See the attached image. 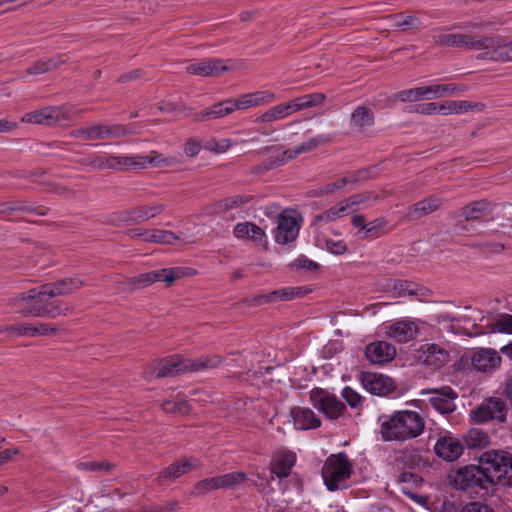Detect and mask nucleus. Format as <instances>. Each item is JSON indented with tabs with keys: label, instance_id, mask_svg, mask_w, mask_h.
Here are the masks:
<instances>
[{
	"label": "nucleus",
	"instance_id": "680f3d73",
	"mask_svg": "<svg viewBox=\"0 0 512 512\" xmlns=\"http://www.w3.org/2000/svg\"><path fill=\"white\" fill-rule=\"evenodd\" d=\"M337 220L336 213L334 208L331 207L328 210L324 211L321 214L315 215L312 220V225L321 226L330 222Z\"/></svg>",
	"mask_w": 512,
	"mask_h": 512
},
{
	"label": "nucleus",
	"instance_id": "4d7b16f0",
	"mask_svg": "<svg viewBox=\"0 0 512 512\" xmlns=\"http://www.w3.org/2000/svg\"><path fill=\"white\" fill-rule=\"evenodd\" d=\"M376 195H374L372 192L367 193H361V194H355L347 198L348 202L350 203V206H352L354 212L363 208L364 205L370 201L375 200Z\"/></svg>",
	"mask_w": 512,
	"mask_h": 512
},
{
	"label": "nucleus",
	"instance_id": "4be33fe9",
	"mask_svg": "<svg viewBox=\"0 0 512 512\" xmlns=\"http://www.w3.org/2000/svg\"><path fill=\"white\" fill-rule=\"evenodd\" d=\"M369 178V169L357 171L350 176L342 177L339 180L331 183H327L311 191V196L321 197L324 195L334 194L337 191L342 190L347 184H355L362 180Z\"/></svg>",
	"mask_w": 512,
	"mask_h": 512
},
{
	"label": "nucleus",
	"instance_id": "cd10ccee",
	"mask_svg": "<svg viewBox=\"0 0 512 512\" xmlns=\"http://www.w3.org/2000/svg\"><path fill=\"white\" fill-rule=\"evenodd\" d=\"M443 204V199L438 196H429L413 205H411L405 214L409 221L418 220L436 210Z\"/></svg>",
	"mask_w": 512,
	"mask_h": 512
},
{
	"label": "nucleus",
	"instance_id": "f704fd0d",
	"mask_svg": "<svg viewBox=\"0 0 512 512\" xmlns=\"http://www.w3.org/2000/svg\"><path fill=\"white\" fill-rule=\"evenodd\" d=\"M296 462L294 452L287 451L279 454L272 462V473L278 478L288 477Z\"/></svg>",
	"mask_w": 512,
	"mask_h": 512
},
{
	"label": "nucleus",
	"instance_id": "6e6d98bb",
	"mask_svg": "<svg viewBox=\"0 0 512 512\" xmlns=\"http://www.w3.org/2000/svg\"><path fill=\"white\" fill-rule=\"evenodd\" d=\"M89 163L96 170H113V155H94Z\"/></svg>",
	"mask_w": 512,
	"mask_h": 512
},
{
	"label": "nucleus",
	"instance_id": "5701e85b",
	"mask_svg": "<svg viewBox=\"0 0 512 512\" xmlns=\"http://www.w3.org/2000/svg\"><path fill=\"white\" fill-rule=\"evenodd\" d=\"M228 69L221 59L213 58L191 62L186 66L187 73L204 77L219 76Z\"/></svg>",
	"mask_w": 512,
	"mask_h": 512
},
{
	"label": "nucleus",
	"instance_id": "393cba45",
	"mask_svg": "<svg viewBox=\"0 0 512 512\" xmlns=\"http://www.w3.org/2000/svg\"><path fill=\"white\" fill-rule=\"evenodd\" d=\"M367 359L375 364L391 361L396 355V348L387 341H375L366 346Z\"/></svg>",
	"mask_w": 512,
	"mask_h": 512
},
{
	"label": "nucleus",
	"instance_id": "a19ab883",
	"mask_svg": "<svg viewBox=\"0 0 512 512\" xmlns=\"http://www.w3.org/2000/svg\"><path fill=\"white\" fill-rule=\"evenodd\" d=\"M179 237L171 231L162 229H145L144 241L150 243L172 244Z\"/></svg>",
	"mask_w": 512,
	"mask_h": 512
},
{
	"label": "nucleus",
	"instance_id": "58836bf2",
	"mask_svg": "<svg viewBox=\"0 0 512 512\" xmlns=\"http://www.w3.org/2000/svg\"><path fill=\"white\" fill-rule=\"evenodd\" d=\"M463 440L468 449H484L490 444L488 433L479 428L468 430L464 434Z\"/></svg>",
	"mask_w": 512,
	"mask_h": 512
},
{
	"label": "nucleus",
	"instance_id": "20e7f679",
	"mask_svg": "<svg viewBox=\"0 0 512 512\" xmlns=\"http://www.w3.org/2000/svg\"><path fill=\"white\" fill-rule=\"evenodd\" d=\"M469 90V86L461 83L430 84L397 92L394 98L401 102H416L460 95Z\"/></svg>",
	"mask_w": 512,
	"mask_h": 512
},
{
	"label": "nucleus",
	"instance_id": "f257e3e1",
	"mask_svg": "<svg viewBox=\"0 0 512 512\" xmlns=\"http://www.w3.org/2000/svg\"><path fill=\"white\" fill-rule=\"evenodd\" d=\"M83 285V281L77 278L45 283L38 288L17 295L13 299V305L17 308V312L24 317L56 318L65 314L69 308L62 307L56 302H46V300L71 294Z\"/></svg>",
	"mask_w": 512,
	"mask_h": 512
},
{
	"label": "nucleus",
	"instance_id": "e2e57ef3",
	"mask_svg": "<svg viewBox=\"0 0 512 512\" xmlns=\"http://www.w3.org/2000/svg\"><path fill=\"white\" fill-rule=\"evenodd\" d=\"M231 146V140L230 139H211L207 142L206 148L210 151L217 152V153H224L226 152Z\"/></svg>",
	"mask_w": 512,
	"mask_h": 512
},
{
	"label": "nucleus",
	"instance_id": "9d476101",
	"mask_svg": "<svg viewBox=\"0 0 512 512\" xmlns=\"http://www.w3.org/2000/svg\"><path fill=\"white\" fill-rule=\"evenodd\" d=\"M433 42L439 46H448L464 49L481 50L490 40H483V37L462 34V33H434L432 35Z\"/></svg>",
	"mask_w": 512,
	"mask_h": 512
},
{
	"label": "nucleus",
	"instance_id": "c03bdc74",
	"mask_svg": "<svg viewBox=\"0 0 512 512\" xmlns=\"http://www.w3.org/2000/svg\"><path fill=\"white\" fill-rule=\"evenodd\" d=\"M278 297L284 300H288L294 297V293L292 291L283 289L280 291H272L268 294H260L249 300V305L259 306L264 303L273 302Z\"/></svg>",
	"mask_w": 512,
	"mask_h": 512
},
{
	"label": "nucleus",
	"instance_id": "9b49d317",
	"mask_svg": "<svg viewBox=\"0 0 512 512\" xmlns=\"http://www.w3.org/2000/svg\"><path fill=\"white\" fill-rule=\"evenodd\" d=\"M189 270L190 269L188 268L174 267L169 269L150 271L130 278L129 284L139 288L148 286L155 282L163 281L169 285L173 283L175 280L188 275Z\"/></svg>",
	"mask_w": 512,
	"mask_h": 512
},
{
	"label": "nucleus",
	"instance_id": "a878e982",
	"mask_svg": "<svg viewBox=\"0 0 512 512\" xmlns=\"http://www.w3.org/2000/svg\"><path fill=\"white\" fill-rule=\"evenodd\" d=\"M419 352L420 361L432 369H440L448 361V353L437 344L422 345Z\"/></svg>",
	"mask_w": 512,
	"mask_h": 512
},
{
	"label": "nucleus",
	"instance_id": "de8ad7c7",
	"mask_svg": "<svg viewBox=\"0 0 512 512\" xmlns=\"http://www.w3.org/2000/svg\"><path fill=\"white\" fill-rule=\"evenodd\" d=\"M162 409L167 413L186 415L190 412L191 407L184 398L177 395L175 400L164 401Z\"/></svg>",
	"mask_w": 512,
	"mask_h": 512
},
{
	"label": "nucleus",
	"instance_id": "6e6552de",
	"mask_svg": "<svg viewBox=\"0 0 512 512\" xmlns=\"http://www.w3.org/2000/svg\"><path fill=\"white\" fill-rule=\"evenodd\" d=\"M114 171H136L146 169L149 165L161 167L167 165L166 159L156 152L149 155H113Z\"/></svg>",
	"mask_w": 512,
	"mask_h": 512
},
{
	"label": "nucleus",
	"instance_id": "49530a36",
	"mask_svg": "<svg viewBox=\"0 0 512 512\" xmlns=\"http://www.w3.org/2000/svg\"><path fill=\"white\" fill-rule=\"evenodd\" d=\"M252 197L250 195H233L220 200L217 204V209L226 212L238 207H242L250 202Z\"/></svg>",
	"mask_w": 512,
	"mask_h": 512
},
{
	"label": "nucleus",
	"instance_id": "0eeeda50",
	"mask_svg": "<svg viewBox=\"0 0 512 512\" xmlns=\"http://www.w3.org/2000/svg\"><path fill=\"white\" fill-rule=\"evenodd\" d=\"M508 408L505 401L499 397L484 399L475 409L471 410L470 416L475 423H486L497 421L503 423L507 419Z\"/></svg>",
	"mask_w": 512,
	"mask_h": 512
},
{
	"label": "nucleus",
	"instance_id": "e433bc0d",
	"mask_svg": "<svg viewBox=\"0 0 512 512\" xmlns=\"http://www.w3.org/2000/svg\"><path fill=\"white\" fill-rule=\"evenodd\" d=\"M374 123V114L366 106H358L351 114L350 127L356 131H362Z\"/></svg>",
	"mask_w": 512,
	"mask_h": 512
},
{
	"label": "nucleus",
	"instance_id": "338daca9",
	"mask_svg": "<svg viewBox=\"0 0 512 512\" xmlns=\"http://www.w3.org/2000/svg\"><path fill=\"white\" fill-rule=\"evenodd\" d=\"M282 104L284 106V111H285L286 117H288L289 115H291L295 112L302 111L305 109L303 100L301 97H297L295 99H292V100H290L286 103H282Z\"/></svg>",
	"mask_w": 512,
	"mask_h": 512
},
{
	"label": "nucleus",
	"instance_id": "39448f33",
	"mask_svg": "<svg viewBox=\"0 0 512 512\" xmlns=\"http://www.w3.org/2000/svg\"><path fill=\"white\" fill-rule=\"evenodd\" d=\"M351 474L352 463L343 452L331 454L322 467L323 481L329 491L346 488Z\"/></svg>",
	"mask_w": 512,
	"mask_h": 512
},
{
	"label": "nucleus",
	"instance_id": "79ce46f5",
	"mask_svg": "<svg viewBox=\"0 0 512 512\" xmlns=\"http://www.w3.org/2000/svg\"><path fill=\"white\" fill-rule=\"evenodd\" d=\"M75 138L84 140H104V125H93L75 129L71 132Z\"/></svg>",
	"mask_w": 512,
	"mask_h": 512
},
{
	"label": "nucleus",
	"instance_id": "f3484780",
	"mask_svg": "<svg viewBox=\"0 0 512 512\" xmlns=\"http://www.w3.org/2000/svg\"><path fill=\"white\" fill-rule=\"evenodd\" d=\"M421 395H428V403L441 414L451 413L455 409L454 400L457 395L449 386L423 390Z\"/></svg>",
	"mask_w": 512,
	"mask_h": 512
},
{
	"label": "nucleus",
	"instance_id": "c9c22d12",
	"mask_svg": "<svg viewBox=\"0 0 512 512\" xmlns=\"http://www.w3.org/2000/svg\"><path fill=\"white\" fill-rule=\"evenodd\" d=\"M391 27L400 31L416 30L422 27V21L416 15L396 13L387 16Z\"/></svg>",
	"mask_w": 512,
	"mask_h": 512
},
{
	"label": "nucleus",
	"instance_id": "412c9836",
	"mask_svg": "<svg viewBox=\"0 0 512 512\" xmlns=\"http://www.w3.org/2000/svg\"><path fill=\"white\" fill-rule=\"evenodd\" d=\"M501 364L498 352L491 348H481L471 355V365L479 372H492Z\"/></svg>",
	"mask_w": 512,
	"mask_h": 512
},
{
	"label": "nucleus",
	"instance_id": "f8f14e48",
	"mask_svg": "<svg viewBox=\"0 0 512 512\" xmlns=\"http://www.w3.org/2000/svg\"><path fill=\"white\" fill-rule=\"evenodd\" d=\"M300 222L294 211H284L277 219V227L274 231V240L278 244H288L298 237Z\"/></svg>",
	"mask_w": 512,
	"mask_h": 512
},
{
	"label": "nucleus",
	"instance_id": "b1692460",
	"mask_svg": "<svg viewBox=\"0 0 512 512\" xmlns=\"http://www.w3.org/2000/svg\"><path fill=\"white\" fill-rule=\"evenodd\" d=\"M463 444L453 436L440 437L435 446L436 455L446 461H454L463 453Z\"/></svg>",
	"mask_w": 512,
	"mask_h": 512
},
{
	"label": "nucleus",
	"instance_id": "5fc2aeb1",
	"mask_svg": "<svg viewBox=\"0 0 512 512\" xmlns=\"http://www.w3.org/2000/svg\"><path fill=\"white\" fill-rule=\"evenodd\" d=\"M444 108H446V101L443 103L428 102L425 104L417 105L415 111L426 115H432L437 113L447 115L446 110H443Z\"/></svg>",
	"mask_w": 512,
	"mask_h": 512
},
{
	"label": "nucleus",
	"instance_id": "864d4df0",
	"mask_svg": "<svg viewBox=\"0 0 512 512\" xmlns=\"http://www.w3.org/2000/svg\"><path fill=\"white\" fill-rule=\"evenodd\" d=\"M56 327L51 324H27L25 325V335L24 336H40V335H52L56 332Z\"/></svg>",
	"mask_w": 512,
	"mask_h": 512
},
{
	"label": "nucleus",
	"instance_id": "bf43d9fd",
	"mask_svg": "<svg viewBox=\"0 0 512 512\" xmlns=\"http://www.w3.org/2000/svg\"><path fill=\"white\" fill-rule=\"evenodd\" d=\"M77 467L78 469L85 471L108 472L112 469V464L107 461H88L79 463Z\"/></svg>",
	"mask_w": 512,
	"mask_h": 512
},
{
	"label": "nucleus",
	"instance_id": "603ef678",
	"mask_svg": "<svg viewBox=\"0 0 512 512\" xmlns=\"http://www.w3.org/2000/svg\"><path fill=\"white\" fill-rule=\"evenodd\" d=\"M387 225L388 221L383 217L370 221L367 223L365 239L379 237L386 232Z\"/></svg>",
	"mask_w": 512,
	"mask_h": 512
},
{
	"label": "nucleus",
	"instance_id": "f03ea898",
	"mask_svg": "<svg viewBox=\"0 0 512 512\" xmlns=\"http://www.w3.org/2000/svg\"><path fill=\"white\" fill-rule=\"evenodd\" d=\"M380 434L384 441H405L422 434L425 421L415 411H397L379 418Z\"/></svg>",
	"mask_w": 512,
	"mask_h": 512
},
{
	"label": "nucleus",
	"instance_id": "37998d69",
	"mask_svg": "<svg viewBox=\"0 0 512 512\" xmlns=\"http://www.w3.org/2000/svg\"><path fill=\"white\" fill-rule=\"evenodd\" d=\"M216 478L219 489H234L246 480L247 475L244 472H230Z\"/></svg>",
	"mask_w": 512,
	"mask_h": 512
},
{
	"label": "nucleus",
	"instance_id": "a211bd4d",
	"mask_svg": "<svg viewBox=\"0 0 512 512\" xmlns=\"http://www.w3.org/2000/svg\"><path fill=\"white\" fill-rule=\"evenodd\" d=\"M360 381L365 390L378 396L388 395L395 389L394 381L390 377L379 373L363 372Z\"/></svg>",
	"mask_w": 512,
	"mask_h": 512
},
{
	"label": "nucleus",
	"instance_id": "7ed1b4c3",
	"mask_svg": "<svg viewBox=\"0 0 512 512\" xmlns=\"http://www.w3.org/2000/svg\"><path fill=\"white\" fill-rule=\"evenodd\" d=\"M479 466L485 482L512 486V454L502 450H488L479 457Z\"/></svg>",
	"mask_w": 512,
	"mask_h": 512
},
{
	"label": "nucleus",
	"instance_id": "8fccbe9b",
	"mask_svg": "<svg viewBox=\"0 0 512 512\" xmlns=\"http://www.w3.org/2000/svg\"><path fill=\"white\" fill-rule=\"evenodd\" d=\"M286 118V114L284 111L283 104L275 105L268 110H266L264 113L259 115L256 119V123H267V122H273L277 120H282Z\"/></svg>",
	"mask_w": 512,
	"mask_h": 512
},
{
	"label": "nucleus",
	"instance_id": "c85d7f7f",
	"mask_svg": "<svg viewBox=\"0 0 512 512\" xmlns=\"http://www.w3.org/2000/svg\"><path fill=\"white\" fill-rule=\"evenodd\" d=\"M51 126H69L78 119L83 110L74 106H49Z\"/></svg>",
	"mask_w": 512,
	"mask_h": 512
},
{
	"label": "nucleus",
	"instance_id": "a18cd8bd",
	"mask_svg": "<svg viewBox=\"0 0 512 512\" xmlns=\"http://www.w3.org/2000/svg\"><path fill=\"white\" fill-rule=\"evenodd\" d=\"M49 115V106H47L42 109L34 110L24 114L20 120L23 123L51 126Z\"/></svg>",
	"mask_w": 512,
	"mask_h": 512
},
{
	"label": "nucleus",
	"instance_id": "2eb2a0df",
	"mask_svg": "<svg viewBox=\"0 0 512 512\" xmlns=\"http://www.w3.org/2000/svg\"><path fill=\"white\" fill-rule=\"evenodd\" d=\"M450 481L455 489L468 490L473 487H486L485 478L480 466L469 465L457 469L450 475Z\"/></svg>",
	"mask_w": 512,
	"mask_h": 512
},
{
	"label": "nucleus",
	"instance_id": "13d9d810",
	"mask_svg": "<svg viewBox=\"0 0 512 512\" xmlns=\"http://www.w3.org/2000/svg\"><path fill=\"white\" fill-rule=\"evenodd\" d=\"M342 397L353 409H357L362 406L363 397L351 387L347 386L342 390Z\"/></svg>",
	"mask_w": 512,
	"mask_h": 512
},
{
	"label": "nucleus",
	"instance_id": "423d86ee",
	"mask_svg": "<svg viewBox=\"0 0 512 512\" xmlns=\"http://www.w3.org/2000/svg\"><path fill=\"white\" fill-rule=\"evenodd\" d=\"M221 363V358L217 355L200 357L198 359H185L182 357H172L163 361L157 371V377L175 376L185 372H194L217 367Z\"/></svg>",
	"mask_w": 512,
	"mask_h": 512
},
{
	"label": "nucleus",
	"instance_id": "0e129e2a",
	"mask_svg": "<svg viewBox=\"0 0 512 512\" xmlns=\"http://www.w3.org/2000/svg\"><path fill=\"white\" fill-rule=\"evenodd\" d=\"M494 330L498 332L512 333V315H501L494 324Z\"/></svg>",
	"mask_w": 512,
	"mask_h": 512
},
{
	"label": "nucleus",
	"instance_id": "3c124183",
	"mask_svg": "<svg viewBox=\"0 0 512 512\" xmlns=\"http://www.w3.org/2000/svg\"><path fill=\"white\" fill-rule=\"evenodd\" d=\"M480 106L478 103H473L470 101H446V108L443 110H446L447 115L448 114H458V113H466L468 111L473 110L474 108Z\"/></svg>",
	"mask_w": 512,
	"mask_h": 512
},
{
	"label": "nucleus",
	"instance_id": "72a5a7b5",
	"mask_svg": "<svg viewBox=\"0 0 512 512\" xmlns=\"http://www.w3.org/2000/svg\"><path fill=\"white\" fill-rule=\"evenodd\" d=\"M491 205L485 200L474 201L455 212L457 218L465 220H480L491 214Z\"/></svg>",
	"mask_w": 512,
	"mask_h": 512
},
{
	"label": "nucleus",
	"instance_id": "052dcab7",
	"mask_svg": "<svg viewBox=\"0 0 512 512\" xmlns=\"http://www.w3.org/2000/svg\"><path fill=\"white\" fill-rule=\"evenodd\" d=\"M126 133L127 130L123 125H104V140L122 137Z\"/></svg>",
	"mask_w": 512,
	"mask_h": 512
},
{
	"label": "nucleus",
	"instance_id": "2f4dec72",
	"mask_svg": "<svg viewBox=\"0 0 512 512\" xmlns=\"http://www.w3.org/2000/svg\"><path fill=\"white\" fill-rule=\"evenodd\" d=\"M290 416L296 429L309 430L320 427L321 421L313 410L306 407H294Z\"/></svg>",
	"mask_w": 512,
	"mask_h": 512
},
{
	"label": "nucleus",
	"instance_id": "4468645a",
	"mask_svg": "<svg viewBox=\"0 0 512 512\" xmlns=\"http://www.w3.org/2000/svg\"><path fill=\"white\" fill-rule=\"evenodd\" d=\"M384 333L387 337L398 343H407L416 338L419 333L417 320L402 318L383 325Z\"/></svg>",
	"mask_w": 512,
	"mask_h": 512
},
{
	"label": "nucleus",
	"instance_id": "ddd939ff",
	"mask_svg": "<svg viewBox=\"0 0 512 512\" xmlns=\"http://www.w3.org/2000/svg\"><path fill=\"white\" fill-rule=\"evenodd\" d=\"M164 209L165 206L160 203L135 206L131 209L116 213L114 216V221L125 223L127 225L138 224L156 217L157 215L161 214Z\"/></svg>",
	"mask_w": 512,
	"mask_h": 512
},
{
	"label": "nucleus",
	"instance_id": "1a4fd4ad",
	"mask_svg": "<svg viewBox=\"0 0 512 512\" xmlns=\"http://www.w3.org/2000/svg\"><path fill=\"white\" fill-rule=\"evenodd\" d=\"M310 401L314 408L329 419H338L346 411V406L341 400L322 388H314L311 391Z\"/></svg>",
	"mask_w": 512,
	"mask_h": 512
},
{
	"label": "nucleus",
	"instance_id": "09e8293b",
	"mask_svg": "<svg viewBox=\"0 0 512 512\" xmlns=\"http://www.w3.org/2000/svg\"><path fill=\"white\" fill-rule=\"evenodd\" d=\"M218 489L219 487L216 476L211 478H205L193 485L191 489V495L195 497H200Z\"/></svg>",
	"mask_w": 512,
	"mask_h": 512
},
{
	"label": "nucleus",
	"instance_id": "c756f323",
	"mask_svg": "<svg viewBox=\"0 0 512 512\" xmlns=\"http://www.w3.org/2000/svg\"><path fill=\"white\" fill-rule=\"evenodd\" d=\"M275 98L276 95L273 92L265 90L246 93L233 100L236 110H245L248 108L272 103Z\"/></svg>",
	"mask_w": 512,
	"mask_h": 512
},
{
	"label": "nucleus",
	"instance_id": "aec40b11",
	"mask_svg": "<svg viewBox=\"0 0 512 512\" xmlns=\"http://www.w3.org/2000/svg\"><path fill=\"white\" fill-rule=\"evenodd\" d=\"M329 139L324 135H319L314 138L309 139L308 141L302 143L301 145L295 147L294 149H287L283 152L281 158H276L271 160L269 163L264 165V170H270L275 167L283 165L288 159H294L301 153H307L315 150L320 144L327 142Z\"/></svg>",
	"mask_w": 512,
	"mask_h": 512
},
{
	"label": "nucleus",
	"instance_id": "4c0bfd02",
	"mask_svg": "<svg viewBox=\"0 0 512 512\" xmlns=\"http://www.w3.org/2000/svg\"><path fill=\"white\" fill-rule=\"evenodd\" d=\"M65 62L66 60L63 59L61 55L51 57L45 60L39 59L35 61L32 65H30L26 69L25 73L31 76L41 75L46 72L57 69L60 65L64 64Z\"/></svg>",
	"mask_w": 512,
	"mask_h": 512
},
{
	"label": "nucleus",
	"instance_id": "bb28decb",
	"mask_svg": "<svg viewBox=\"0 0 512 512\" xmlns=\"http://www.w3.org/2000/svg\"><path fill=\"white\" fill-rule=\"evenodd\" d=\"M392 291L398 297H415L420 301H424L431 296V291L417 283L408 280H395L392 284Z\"/></svg>",
	"mask_w": 512,
	"mask_h": 512
},
{
	"label": "nucleus",
	"instance_id": "6ab92c4d",
	"mask_svg": "<svg viewBox=\"0 0 512 512\" xmlns=\"http://www.w3.org/2000/svg\"><path fill=\"white\" fill-rule=\"evenodd\" d=\"M200 466V462L193 458L179 459L168 467H166L157 477L156 481L159 485H165L173 482L182 475L192 471Z\"/></svg>",
	"mask_w": 512,
	"mask_h": 512
},
{
	"label": "nucleus",
	"instance_id": "dca6fc26",
	"mask_svg": "<svg viewBox=\"0 0 512 512\" xmlns=\"http://www.w3.org/2000/svg\"><path fill=\"white\" fill-rule=\"evenodd\" d=\"M483 40H490V42H487L485 47H481L483 52L478 55V59L495 62L512 61V42L506 43L499 37H483Z\"/></svg>",
	"mask_w": 512,
	"mask_h": 512
},
{
	"label": "nucleus",
	"instance_id": "774afa93",
	"mask_svg": "<svg viewBox=\"0 0 512 512\" xmlns=\"http://www.w3.org/2000/svg\"><path fill=\"white\" fill-rule=\"evenodd\" d=\"M461 512H494V510L487 504L470 502L462 508Z\"/></svg>",
	"mask_w": 512,
	"mask_h": 512
},
{
	"label": "nucleus",
	"instance_id": "69168bd1",
	"mask_svg": "<svg viewBox=\"0 0 512 512\" xmlns=\"http://www.w3.org/2000/svg\"><path fill=\"white\" fill-rule=\"evenodd\" d=\"M305 109L316 107L323 103L325 100V94L323 93H312L301 96Z\"/></svg>",
	"mask_w": 512,
	"mask_h": 512
},
{
	"label": "nucleus",
	"instance_id": "473e14b6",
	"mask_svg": "<svg viewBox=\"0 0 512 512\" xmlns=\"http://www.w3.org/2000/svg\"><path fill=\"white\" fill-rule=\"evenodd\" d=\"M233 234L239 239H249L263 247H266L267 236L262 228L251 222L238 223Z\"/></svg>",
	"mask_w": 512,
	"mask_h": 512
},
{
	"label": "nucleus",
	"instance_id": "ea45409f",
	"mask_svg": "<svg viewBox=\"0 0 512 512\" xmlns=\"http://www.w3.org/2000/svg\"><path fill=\"white\" fill-rule=\"evenodd\" d=\"M17 211L46 215L48 209L44 206L32 207L25 201H14L0 204V213L12 214Z\"/></svg>",
	"mask_w": 512,
	"mask_h": 512
},
{
	"label": "nucleus",
	"instance_id": "7c9ffc66",
	"mask_svg": "<svg viewBox=\"0 0 512 512\" xmlns=\"http://www.w3.org/2000/svg\"><path fill=\"white\" fill-rule=\"evenodd\" d=\"M236 111L233 99H226L221 102L215 103L211 107L197 113L194 117L195 122H204L223 118Z\"/></svg>",
	"mask_w": 512,
	"mask_h": 512
}]
</instances>
